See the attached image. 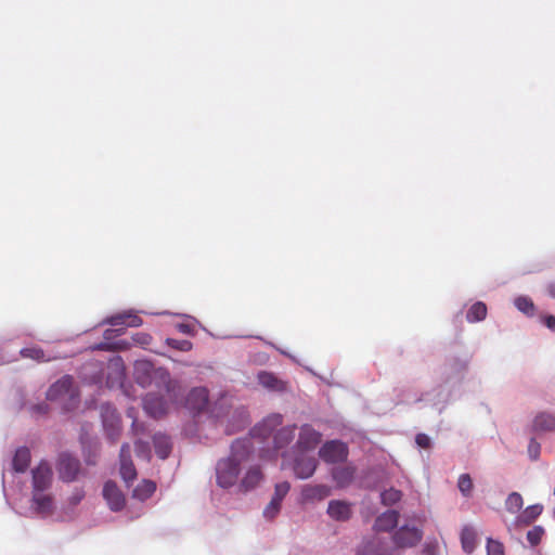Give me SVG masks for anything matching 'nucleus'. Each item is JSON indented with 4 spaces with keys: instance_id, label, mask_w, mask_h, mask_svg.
<instances>
[{
    "instance_id": "nucleus-1",
    "label": "nucleus",
    "mask_w": 555,
    "mask_h": 555,
    "mask_svg": "<svg viewBox=\"0 0 555 555\" xmlns=\"http://www.w3.org/2000/svg\"><path fill=\"white\" fill-rule=\"evenodd\" d=\"M468 364V357L449 358L443 366L442 383L423 393L418 401L441 412L449 403L461 399L466 389Z\"/></svg>"
},
{
    "instance_id": "nucleus-2",
    "label": "nucleus",
    "mask_w": 555,
    "mask_h": 555,
    "mask_svg": "<svg viewBox=\"0 0 555 555\" xmlns=\"http://www.w3.org/2000/svg\"><path fill=\"white\" fill-rule=\"evenodd\" d=\"M251 443L248 439H238L232 443L231 455L218 462L216 467L217 483L221 488H230L237 481L240 465L250 453Z\"/></svg>"
},
{
    "instance_id": "nucleus-3",
    "label": "nucleus",
    "mask_w": 555,
    "mask_h": 555,
    "mask_svg": "<svg viewBox=\"0 0 555 555\" xmlns=\"http://www.w3.org/2000/svg\"><path fill=\"white\" fill-rule=\"evenodd\" d=\"M47 399L50 401L63 402V408L70 411L79 402V392L75 386L74 378L65 375L56 380L47 391Z\"/></svg>"
},
{
    "instance_id": "nucleus-4",
    "label": "nucleus",
    "mask_w": 555,
    "mask_h": 555,
    "mask_svg": "<svg viewBox=\"0 0 555 555\" xmlns=\"http://www.w3.org/2000/svg\"><path fill=\"white\" fill-rule=\"evenodd\" d=\"M101 417L107 438L116 441L121 431V418L117 410L109 403L101 405Z\"/></svg>"
},
{
    "instance_id": "nucleus-5",
    "label": "nucleus",
    "mask_w": 555,
    "mask_h": 555,
    "mask_svg": "<svg viewBox=\"0 0 555 555\" xmlns=\"http://www.w3.org/2000/svg\"><path fill=\"white\" fill-rule=\"evenodd\" d=\"M183 406L193 415L204 413L209 406V391L206 387H194L186 395Z\"/></svg>"
},
{
    "instance_id": "nucleus-6",
    "label": "nucleus",
    "mask_w": 555,
    "mask_h": 555,
    "mask_svg": "<svg viewBox=\"0 0 555 555\" xmlns=\"http://www.w3.org/2000/svg\"><path fill=\"white\" fill-rule=\"evenodd\" d=\"M319 456L331 464L344 462L348 457L347 444L338 440L327 441L319 450Z\"/></svg>"
},
{
    "instance_id": "nucleus-7",
    "label": "nucleus",
    "mask_w": 555,
    "mask_h": 555,
    "mask_svg": "<svg viewBox=\"0 0 555 555\" xmlns=\"http://www.w3.org/2000/svg\"><path fill=\"white\" fill-rule=\"evenodd\" d=\"M56 468L59 476L63 481L72 482L77 478L80 472V463L70 454L62 453L59 456Z\"/></svg>"
},
{
    "instance_id": "nucleus-8",
    "label": "nucleus",
    "mask_w": 555,
    "mask_h": 555,
    "mask_svg": "<svg viewBox=\"0 0 555 555\" xmlns=\"http://www.w3.org/2000/svg\"><path fill=\"white\" fill-rule=\"evenodd\" d=\"M322 435L315 430L311 425L305 424L301 426L296 449L300 452L314 450L321 442Z\"/></svg>"
},
{
    "instance_id": "nucleus-9",
    "label": "nucleus",
    "mask_w": 555,
    "mask_h": 555,
    "mask_svg": "<svg viewBox=\"0 0 555 555\" xmlns=\"http://www.w3.org/2000/svg\"><path fill=\"white\" fill-rule=\"evenodd\" d=\"M33 491H46L52 483V468L46 461H41L37 467L33 469Z\"/></svg>"
},
{
    "instance_id": "nucleus-10",
    "label": "nucleus",
    "mask_w": 555,
    "mask_h": 555,
    "mask_svg": "<svg viewBox=\"0 0 555 555\" xmlns=\"http://www.w3.org/2000/svg\"><path fill=\"white\" fill-rule=\"evenodd\" d=\"M143 408L150 416L160 418L168 413L169 404L163 397L156 393H147L143 398Z\"/></svg>"
},
{
    "instance_id": "nucleus-11",
    "label": "nucleus",
    "mask_w": 555,
    "mask_h": 555,
    "mask_svg": "<svg viewBox=\"0 0 555 555\" xmlns=\"http://www.w3.org/2000/svg\"><path fill=\"white\" fill-rule=\"evenodd\" d=\"M119 462L121 478L126 483L132 482L137 478V469L132 463L130 446L128 443H124L120 448Z\"/></svg>"
},
{
    "instance_id": "nucleus-12",
    "label": "nucleus",
    "mask_w": 555,
    "mask_h": 555,
    "mask_svg": "<svg viewBox=\"0 0 555 555\" xmlns=\"http://www.w3.org/2000/svg\"><path fill=\"white\" fill-rule=\"evenodd\" d=\"M103 496L107 502L109 508L118 512L124 508L126 499L114 481H106L103 487Z\"/></svg>"
},
{
    "instance_id": "nucleus-13",
    "label": "nucleus",
    "mask_w": 555,
    "mask_h": 555,
    "mask_svg": "<svg viewBox=\"0 0 555 555\" xmlns=\"http://www.w3.org/2000/svg\"><path fill=\"white\" fill-rule=\"evenodd\" d=\"M283 422V417L281 414H272L266 417L261 423L256 425L251 430V436L254 438L267 439L274 429L280 426Z\"/></svg>"
},
{
    "instance_id": "nucleus-14",
    "label": "nucleus",
    "mask_w": 555,
    "mask_h": 555,
    "mask_svg": "<svg viewBox=\"0 0 555 555\" xmlns=\"http://www.w3.org/2000/svg\"><path fill=\"white\" fill-rule=\"evenodd\" d=\"M352 504L344 500H332L328 502L327 514L336 521H347L351 518Z\"/></svg>"
},
{
    "instance_id": "nucleus-15",
    "label": "nucleus",
    "mask_w": 555,
    "mask_h": 555,
    "mask_svg": "<svg viewBox=\"0 0 555 555\" xmlns=\"http://www.w3.org/2000/svg\"><path fill=\"white\" fill-rule=\"evenodd\" d=\"M531 429L538 434L555 431V413L550 411L537 413L532 420Z\"/></svg>"
},
{
    "instance_id": "nucleus-16",
    "label": "nucleus",
    "mask_w": 555,
    "mask_h": 555,
    "mask_svg": "<svg viewBox=\"0 0 555 555\" xmlns=\"http://www.w3.org/2000/svg\"><path fill=\"white\" fill-rule=\"evenodd\" d=\"M318 462L313 456H298L294 462V473L300 479L311 477L317 469Z\"/></svg>"
},
{
    "instance_id": "nucleus-17",
    "label": "nucleus",
    "mask_w": 555,
    "mask_h": 555,
    "mask_svg": "<svg viewBox=\"0 0 555 555\" xmlns=\"http://www.w3.org/2000/svg\"><path fill=\"white\" fill-rule=\"evenodd\" d=\"M543 512L542 504H533L526 507L521 513L517 515L512 525L507 526L508 530H512V527H520L528 526L533 522Z\"/></svg>"
},
{
    "instance_id": "nucleus-18",
    "label": "nucleus",
    "mask_w": 555,
    "mask_h": 555,
    "mask_svg": "<svg viewBox=\"0 0 555 555\" xmlns=\"http://www.w3.org/2000/svg\"><path fill=\"white\" fill-rule=\"evenodd\" d=\"M257 379L263 388L270 391L284 392L287 390V383L279 378L275 374L271 372H259L257 375Z\"/></svg>"
},
{
    "instance_id": "nucleus-19",
    "label": "nucleus",
    "mask_w": 555,
    "mask_h": 555,
    "mask_svg": "<svg viewBox=\"0 0 555 555\" xmlns=\"http://www.w3.org/2000/svg\"><path fill=\"white\" fill-rule=\"evenodd\" d=\"M105 323L113 325V326L127 325L130 327H138V326L142 325L143 321L137 314H133L130 312H124V313H117V314L111 315L109 318H107L105 320Z\"/></svg>"
},
{
    "instance_id": "nucleus-20",
    "label": "nucleus",
    "mask_w": 555,
    "mask_h": 555,
    "mask_svg": "<svg viewBox=\"0 0 555 555\" xmlns=\"http://www.w3.org/2000/svg\"><path fill=\"white\" fill-rule=\"evenodd\" d=\"M33 503L37 513L49 515L53 511V498L44 491H33Z\"/></svg>"
},
{
    "instance_id": "nucleus-21",
    "label": "nucleus",
    "mask_w": 555,
    "mask_h": 555,
    "mask_svg": "<svg viewBox=\"0 0 555 555\" xmlns=\"http://www.w3.org/2000/svg\"><path fill=\"white\" fill-rule=\"evenodd\" d=\"M354 474L356 468L350 465L335 467L332 470V477L339 488L348 487L353 481Z\"/></svg>"
},
{
    "instance_id": "nucleus-22",
    "label": "nucleus",
    "mask_w": 555,
    "mask_h": 555,
    "mask_svg": "<svg viewBox=\"0 0 555 555\" xmlns=\"http://www.w3.org/2000/svg\"><path fill=\"white\" fill-rule=\"evenodd\" d=\"M399 515L396 511L390 509L378 516L374 524L376 531H390L398 525Z\"/></svg>"
},
{
    "instance_id": "nucleus-23",
    "label": "nucleus",
    "mask_w": 555,
    "mask_h": 555,
    "mask_svg": "<svg viewBox=\"0 0 555 555\" xmlns=\"http://www.w3.org/2000/svg\"><path fill=\"white\" fill-rule=\"evenodd\" d=\"M395 543L400 547L413 546L416 542V528L402 526L393 535Z\"/></svg>"
},
{
    "instance_id": "nucleus-24",
    "label": "nucleus",
    "mask_w": 555,
    "mask_h": 555,
    "mask_svg": "<svg viewBox=\"0 0 555 555\" xmlns=\"http://www.w3.org/2000/svg\"><path fill=\"white\" fill-rule=\"evenodd\" d=\"M461 544L466 554H472L477 546V531L470 526L466 525L461 531Z\"/></svg>"
},
{
    "instance_id": "nucleus-25",
    "label": "nucleus",
    "mask_w": 555,
    "mask_h": 555,
    "mask_svg": "<svg viewBox=\"0 0 555 555\" xmlns=\"http://www.w3.org/2000/svg\"><path fill=\"white\" fill-rule=\"evenodd\" d=\"M153 443L156 455L165 460L169 456L171 450H172V443L170 438L167 435L164 434H155L153 436Z\"/></svg>"
},
{
    "instance_id": "nucleus-26",
    "label": "nucleus",
    "mask_w": 555,
    "mask_h": 555,
    "mask_svg": "<svg viewBox=\"0 0 555 555\" xmlns=\"http://www.w3.org/2000/svg\"><path fill=\"white\" fill-rule=\"evenodd\" d=\"M296 425H289L282 427L274 435V448L276 450L283 449L287 447L295 437Z\"/></svg>"
},
{
    "instance_id": "nucleus-27",
    "label": "nucleus",
    "mask_w": 555,
    "mask_h": 555,
    "mask_svg": "<svg viewBox=\"0 0 555 555\" xmlns=\"http://www.w3.org/2000/svg\"><path fill=\"white\" fill-rule=\"evenodd\" d=\"M30 457H31L30 451L28 448H26V447L18 448L16 450L13 461H12L13 469L16 473L26 472V469L28 468L29 463H30Z\"/></svg>"
},
{
    "instance_id": "nucleus-28",
    "label": "nucleus",
    "mask_w": 555,
    "mask_h": 555,
    "mask_svg": "<svg viewBox=\"0 0 555 555\" xmlns=\"http://www.w3.org/2000/svg\"><path fill=\"white\" fill-rule=\"evenodd\" d=\"M456 488L461 493V496L465 500H469L474 495V480L468 473L460 474L456 481Z\"/></svg>"
},
{
    "instance_id": "nucleus-29",
    "label": "nucleus",
    "mask_w": 555,
    "mask_h": 555,
    "mask_svg": "<svg viewBox=\"0 0 555 555\" xmlns=\"http://www.w3.org/2000/svg\"><path fill=\"white\" fill-rule=\"evenodd\" d=\"M153 365L149 361H138L134 364L135 379L142 386H146L151 382Z\"/></svg>"
},
{
    "instance_id": "nucleus-30",
    "label": "nucleus",
    "mask_w": 555,
    "mask_h": 555,
    "mask_svg": "<svg viewBox=\"0 0 555 555\" xmlns=\"http://www.w3.org/2000/svg\"><path fill=\"white\" fill-rule=\"evenodd\" d=\"M487 317V306L482 301L474 302L466 312V320L469 323L483 321Z\"/></svg>"
},
{
    "instance_id": "nucleus-31",
    "label": "nucleus",
    "mask_w": 555,
    "mask_h": 555,
    "mask_svg": "<svg viewBox=\"0 0 555 555\" xmlns=\"http://www.w3.org/2000/svg\"><path fill=\"white\" fill-rule=\"evenodd\" d=\"M262 480V473L259 467H251L247 470L244 476L241 487L244 488L245 491L251 490L257 487Z\"/></svg>"
},
{
    "instance_id": "nucleus-32",
    "label": "nucleus",
    "mask_w": 555,
    "mask_h": 555,
    "mask_svg": "<svg viewBox=\"0 0 555 555\" xmlns=\"http://www.w3.org/2000/svg\"><path fill=\"white\" fill-rule=\"evenodd\" d=\"M156 490V483L152 480H142L133 490V496L140 501L151 498Z\"/></svg>"
},
{
    "instance_id": "nucleus-33",
    "label": "nucleus",
    "mask_w": 555,
    "mask_h": 555,
    "mask_svg": "<svg viewBox=\"0 0 555 555\" xmlns=\"http://www.w3.org/2000/svg\"><path fill=\"white\" fill-rule=\"evenodd\" d=\"M162 377L165 382V389L168 397L172 402L177 403L181 391L180 383L176 379H171L169 373L167 372L163 373Z\"/></svg>"
},
{
    "instance_id": "nucleus-34",
    "label": "nucleus",
    "mask_w": 555,
    "mask_h": 555,
    "mask_svg": "<svg viewBox=\"0 0 555 555\" xmlns=\"http://www.w3.org/2000/svg\"><path fill=\"white\" fill-rule=\"evenodd\" d=\"M331 493V490L325 485H317V486H309L306 487L302 491V494L305 499L308 500H323L324 498L328 496Z\"/></svg>"
},
{
    "instance_id": "nucleus-35",
    "label": "nucleus",
    "mask_w": 555,
    "mask_h": 555,
    "mask_svg": "<svg viewBox=\"0 0 555 555\" xmlns=\"http://www.w3.org/2000/svg\"><path fill=\"white\" fill-rule=\"evenodd\" d=\"M515 308L527 317L534 315L535 306L532 299L528 296L520 295L514 299Z\"/></svg>"
},
{
    "instance_id": "nucleus-36",
    "label": "nucleus",
    "mask_w": 555,
    "mask_h": 555,
    "mask_svg": "<svg viewBox=\"0 0 555 555\" xmlns=\"http://www.w3.org/2000/svg\"><path fill=\"white\" fill-rule=\"evenodd\" d=\"M524 506V500L520 493L511 492L505 500V508L511 514H519Z\"/></svg>"
},
{
    "instance_id": "nucleus-37",
    "label": "nucleus",
    "mask_w": 555,
    "mask_h": 555,
    "mask_svg": "<svg viewBox=\"0 0 555 555\" xmlns=\"http://www.w3.org/2000/svg\"><path fill=\"white\" fill-rule=\"evenodd\" d=\"M130 346H131V344L129 341H127V340H119V341H116V343L103 341V343H99V344L94 345L92 347V350H106V351L126 350Z\"/></svg>"
},
{
    "instance_id": "nucleus-38",
    "label": "nucleus",
    "mask_w": 555,
    "mask_h": 555,
    "mask_svg": "<svg viewBox=\"0 0 555 555\" xmlns=\"http://www.w3.org/2000/svg\"><path fill=\"white\" fill-rule=\"evenodd\" d=\"M400 499H401V492L393 488L385 490L380 494V500L384 505H392V504L397 503L398 501H400Z\"/></svg>"
},
{
    "instance_id": "nucleus-39",
    "label": "nucleus",
    "mask_w": 555,
    "mask_h": 555,
    "mask_svg": "<svg viewBox=\"0 0 555 555\" xmlns=\"http://www.w3.org/2000/svg\"><path fill=\"white\" fill-rule=\"evenodd\" d=\"M545 530L542 526H534L527 532V540L530 543V545L535 546L541 542Z\"/></svg>"
},
{
    "instance_id": "nucleus-40",
    "label": "nucleus",
    "mask_w": 555,
    "mask_h": 555,
    "mask_svg": "<svg viewBox=\"0 0 555 555\" xmlns=\"http://www.w3.org/2000/svg\"><path fill=\"white\" fill-rule=\"evenodd\" d=\"M421 555H440V545L436 538L425 541Z\"/></svg>"
},
{
    "instance_id": "nucleus-41",
    "label": "nucleus",
    "mask_w": 555,
    "mask_h": 555,
    "mask_svg": "<svg viewBox=\"0 0 555 555\" xmlns=\"http://www.w3.org/2000/svg\"><path fill=\"white\" fill-rule=\"evenodd\" d=\"M166 344L179 351H190L193 348V344L186 339L167 338Z\"/></svg>"
},
{
    "instance_id": "nucleus-42",
    "label": "nucleus",
    "mask_w": 555,
    "mask_h": 555,
    "mask_svg": "<svg viewBox=\"0 0 555 555\" xmlns=\"http://www.w3.org/2000/svg\"><path fill=\"white\" fill-rule=\"evenodd\" d=\"M134 451H135V454L138 457L143 459L145 461H150L151 448H150L149 442L137 440L134 442Z\"/></svg>"
},
{
    "instance_id": "nucleus-43",
    "label": "nucleus",
    "mask_w": 555,
    "mask_h": 555,
    "mask_svg": "<svg viewBox=\"0 0 555 555\" xmlns=\"http://www.w3.org/2000/svg\"><path fill=\"white\" fill-rule=\"evenodd\" d=\"M22 357L29 358L37 361H47L42 349L37 347L24 348L21 351Z\"/></svg>"
},
{
    "instance_id": "nucleus-44",
    "label": "nucleus",
    "mask_w": 555,
    "mask_h": 555,
    "mask_svg": "<svg viewBox=\"0 0 555 555\" xmlns=\"http://www.w3.org/2000/svg\"><path fill=\"white\" fill-rule=\"evenodd\" d=\"M291 489V485L287 481H282L275 485L273 500L282 504L283 499L286 496Z\"/></svg>"
},
{
    "instance_id": "nucleus-45",
    "label": "nucleus",
    "mask_w": 555,
    "mask_h": 555,
    "mask_svg": "<svg viewBox=\"0 0 555 555\" xmlns=\"http://www.w3.org/2000/svg\"><path fill=\"white\" fill-rule=\"evenodd\" d=\"M108 367L114 371L116 378L121 380L125 374L124 362L120 357H115L109 360Z\"/></svg>"
},
{
    "instance_id": "nucleus-46",
    "label": "nucleus",
    "mask_w": 555,
    "mask_h": 555,
    "mask_svg": "<svg viewBox=\"0 0 555 555\" xmlns=\"http://www.w3.org/2000/svg\"><path fill=\"white\" fill-rule=\"evenodd\" d=\"M487 555H504V546L501 542L491 538L487 540Z\"/></svg>"
},
{
    "instance_id": "nucleus-47",
    "label": "nucleus",
    "mask_w": 555,
    "mask_h": 555,
    "mask_svg": "<svg viewBox=\"0 0 555 555\" xmlns=\"http://www.w3.org/2000/svg\"><path fill=\"white\" fill-rule=\"evenodd\" d=\"M281 509V503L271 499L269 504L266 506L263 511V516L268 519L274 518Z\"/></svg>"
},
{
    "instance_id": "nucleus-48",
    "label": "nucleus",
    "mask_w": 555,
    "mask_h": 555,
    "mask_svg": "<svg viewBox=\"0 0 555 555\" xmlns=\"http://www.w3.org/2000/svg\"><path fill=\"white\" fill-rule=\"evenodd\" d=\"M541 453V444L534 439L531 438L528 444V456L532 461H537L540 457Z\"/></svg>"
},
{
    "instance_id": "nucleus-49",
    "label": "nucleus",
    "mask_w": 555,
    "mask_h": 555,
    "mask_svg": "<svg viewBox=\"0 0 555 555\" xmlns=\"http://www.w3.org/2000/svg\"><path fill=\"white\" fill-rule=\"evenodd\" d=\"M132 341L135 345L149 346L152 341V336L147 333H137L132 336Z\"/></svg>"
},
{
    "instance_id": "nucleus-50",
    "label": "nucleus",
    "mask_w": 555,
    "mask_h": 555,
    "mask_svg": "<svg viewBox=\"0 0 555 555\" xmlns=\"http://www.w3.org/2000/svg\"><path fill=\"white\" fill-rule=\"evenodd\" d=\"M83 498H85V491L82 489H75L74 492L68 498V503L72 506H76L82 501Z\"/></svg>"
},
{
    "instance_id": "nucleus-51",
    "label": "nucleus",
    "mask_w": 555,
    "mask_h": 555,
    "mask_svg": "<svg viewBox=\"0 0 555 555\" xmlns=\"http://www.w3.org/2000/svg\"><path fill=\"white\" fill-rule=\"evenodd\" d=\"M177 328L180 333L186 334V335H194L195 327L192 324L189 323H179L177 324Z\"/></svg>"
},
{
    "instance_id": "nucleus-52",
    "label": "nucleus",
    "mask_w": 555,
    "mask_h": 555,
    "mask_svg": "<svg viewBox=\"0 0 555 555\" xmlns=\"http://www.w3.org/2000/svg\"><path fill=\"white\" fill-rule=\"evenodd\" d=\"M431 447V439L425 434H418V448L428 449Z\"/></svg>"
},
{
    "instance_id": "nucleus-53",
    "label": "nucleus",
    "mask_w": 555,
    "mask_h": 555,
    "mask_svg": "<svg viewBox=\"0 0 555 555\" xmlns=\"http://www.w3.org/2000/svg\"><path fill=\"white\" fill-rule=\"evenodd\" d=\"M121 334H124V328L122 327L121 328H117V330L107 328L104 332L103 336H104V338L106 340H109V339L114 338L115 336H119Z\"/></svg>"
},
{
    "instance_id": "nucleus-54",
    "label": "nucleus",
    "mask_w": 555,
    "mask_h": 555,
    "mask_svg": "<svg viewBox=\"0 0 555 555\" xmlns=\"http://www.w3.org/2000/svg\"><path fill=\"white\" fill-rule=\"evenodd\" d=\"M542 323L552 332H555V317L554 315H545L542 319Z\"/></svg>"
},
{
    "instance_id": "nucleus-55",
    "label": "nucleus",
    "mask_w": 555,
    "mask_h": 555,
    "mask_svg": "<svg viewBox=\"0 0 555 555\" xmlns=\"http://www.w3.org/2000/svg\"><path fill=\"white\" fill-rule=\"evenodd\" d=\"M34 411L37 412V413H47L48 411V405L42 403V404H38V405H35L34 406Z\"/></svg>"
},
{
    "instance_id": "nucleus-56",
    "label": "nucleus",
    "mask_w": 555,
    "mask_h": 555,
    "mask_svg": "<svg viewBox=\"0 0 555 555\" xmlns=\"http://www.w3.org/2000/svg\"><path fill=\"white\" fill-rule=\"evenodd\" d=\"M548 294L551 297L555 298V283L548 285Z\"/></svg>"
},
{
    "instance_id": "nucleus-57",
    "label": "nucleus",
    "mask_w": 555,
    "mask_h": 555,
    "mask_svg": "<svg viewBox=\"0 0 555 555\" xmlns=\"http://www.w3.org/2000/svg\"><path fill=\"white\" fill-rule=\"evenodd\" d=\"M132 427H133L134 430H137V422L135 421H133Z\"/></svg>"
},
{
    "instance_id": "nucleus-58",
    "label": "nucleus",
    "mask_w": 555,
    "mask_h": 555,
    "mask_svg": "<svg viewBox=\"0 0 555 555\" xmlns=\"http://www.w3.org/2000/svg\"><path fill=\"white\" fill-rule=\"evenodd\" d=\"M553 515H554V517H555V507H554V511H553Z\"/></svg>"
}]
</instances>
